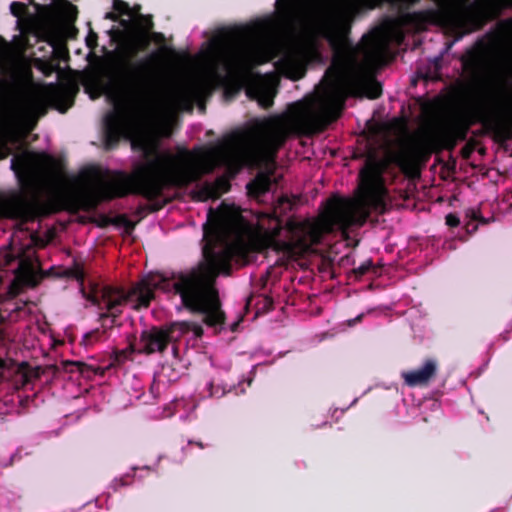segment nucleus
<instances>
[{
  "instance_id": "1",
  "label": "nucleus",
  "mask_w": 512,
  "mask_h": 512,
  "mask_svg": "<svg viewBox=\"0 0 512 512\" xmlns=\"http://www.w3.org/2000/svg\"><path fill=\"white\" fill-rule=\"evenodd\" d=\"M313 17V35L305 40L287 38L270 21L236 28L224 39H213L198 54L193 69L174 77V121L176 112L191 110L194 101L203 109L202 100L218 85L245 88L248 97L269 107L276 79L255 74L256 65L278 57L277 70L297 80L306 64L319 58L317 35L326 37L334 50L332 66L312 98L293 104L283 115L253 120L216 145L174 152V186L196 181L218 165L230 175L243 166L269 165L290 133H313L335 120L348 95L380 96L381 87L366 74V67L382 62L389 41L403 40L402 31L386 30L354 48L339 11L321 7Z\"/></svg>"
},
{
  "instance_id": "2",
  "label": "nucleus",
  "mask_w": 512,
  "mask_h": 512,
  "mask_svg": "<svg viewBox=\"0 0 512 512\" xmlns=\"http://www.w3.org/2000/svg\"><path fill=\"white\" fill-rule=\"evenodd\" d=\"M205 238L204 261L190 272L172 277L150 273L128 293L104 287L94 289L88 300L106 310L102 317L115 318L127 305L134 309L148 306L153 290L160 289L179 294L183 304L201 313L208 325H221L224 313L214 279L218 273L228 271L229 260L268 248L287 253L306 251L315 243V219L290 220L286 228L281 229L278 218L263 214L252 226L244 221L238 207L222 204L216 211H209Z\"/></svg>"
},
{
  "instance_id": "3",
  "label": "nucleus",
  "mask_w": 512,
  "mask_h": 512,
  "mask_svg": "<svg viewBox=\"0 0 512 512\" xmlns=\"http://www.w3.org/2000/svg\"><path fill=\"white\" fill-rule=\"evenodd\" d=\"M169 332V329L155 327L144 330L139 340L131 346V349L144 354L162 352L170 340Z\"/></svg>"
},
{
  "instance_id": "4",
  "label": "nucleus",
  "mask_w": 512,
  "mask_h": 512,
  "mask_svg": "<svg viewBox=\"0 0 512 512\" xmlns=\"http://www.w3.org/2000/svg\"><path fill=\"white\" fill-rule=\"evenodd\" d=\"M436 369V362L427 360L421 368L403 372L402 377L408 386L424 385L435 375Z\"/></svg>"
},
{
  "instance_id": "5",
  "label": "nucleus",
  "mask_w": 512,
  "mask_h": 512,
  "mask_svg": "<svg viewBox=\"0 0 512 512\" xmlns=\"http://www.w3.org/2000/svg\"><path fill=\"white\" fill-rule=\"evenodd\" d=\"M63 13L67 23H65V25L60 28L59 35L48 36L47 41L52 46L57 45L63 37H72L73 28L70 26V23L76 17V7L68 4L64 7Z\"/></svg>"
},
{
  "instance_id": "6",
  "label": "nucleus",
  "mask_w": 512,
  "mask_h": 512,
  "mask_svg": "<svg viewBox=\"0 0 512 512\" xmlns=\"http://www.w3.org/2000/svg\"><path fill=\"white\" fill-rule=\"evenodd\" d=\"M148 39L141 34L130 35L121 45L122 52L131 57L139 50L144 49L148 45Z\"/></svg>"
},
{
  "instance_id": "7",
  "label": "nucleus",
  "mask_w": 512,
  "mask_h": 512,
  "mask_svg": "<svg viewBox=\"0 0 512 512\" xmlns=\"http://www.w3.org/2000/svg\"><path fill=\"white\" fill-rule=\"evenodd\" d=\"M270 184L271 182L269 175L265 173H260L257 175L253 182L248 184L247 187L250 194H252L255 197H259L260 195L264 194L269 190Z\"/></svg>"
},
{
  "instance_id": "8",
  "label": "nucleus",
  "mask_w": 512,
  "mask_h": 512,
  "mask_svg": "<svg viewBox=\"0 0 512 512\" xmlns=\"http://www.w3.org/2000/svg\"><path fill=\"white\" fill-rule=\"evenodd\" d=\"M34 275V265L31 261H21L18 275L16 276L23 283L29 284Z\"/></svg>"
},
{
  "instance_id": "9",
  "label": "nucleus",
  "mask_w": 512,
  "mask_h": 512,
  "mask_svg": "<svg viewBox=\"0 0 512 512\" xmlns=\"http://www.w3.org/2000/svg\"><path fill=\"white\" fill-rule=\"evenodd\" d=\"M114 10L119 12L120 14H129L128 5L122 1L115 0L113 3Z\"/></svg>"
},
{
  "instance_id": "10",
  "label": "nucleus",
  "mask_w": 512,
  "mask_h": 512,
  "mask_svg": "<svg viewBox=\"0 0 512 512\" xmlns=\"http://www.w3.org/2000/svg\"><path fill=\"white\" fill-rule=\"evenodd\" d=\"M446 224L451 227H455L459 224V219L457 216H455L453 214H448L446 216Z\"/></svg>"
},
{
  "instance_id": "11",
  "label": "nucleus",
  "mask_w": 512,
  "mask_h": 512,
  "mask_svg": "<svg viewBox=\"0 0 512 512\" xmlns=\"http://www.w3.org/2000/svg\"><path fill=\"white\" fill-rule=\"evenodd\" d=\"M297 0H277L278 4L283 3L287 6V10L292 9L296 5Z\"/></svg>"
},
{
  "instance_id": "12",
  "label": "nucleus",
  "mask_w": 512,
  "mask_h": 512,
  "mask_svg": "<svg viewBox=\"0 0 512 512\" xmlns=\"http://www.w3.org/2000/svg\"><path fill=\"white\" fill-rule=\"evenodd\" d=\"M215 196V192L212 188H209L208 191H206V195L204 198H208V197H214Z\"/></svg>"
},
{
  "instance_id": "13",
  "label": "nucleus",
  "mask_w": 512,
  "mask_h": 512,
  "mask_svg": "<svg viewBox=\"0 0 512 512\" xmlns=\"http://www.w3.org/2000/svg\"><path fill=\"white\" fill-rule=\"evenodd\" d=\"M74 276H75L77 279L82 278V274H81L80 272H74Z\"/></svg>"
},
{
  "instance_id": "14",
  "label": "nucleus",
  "mask_w": 512,
  "mask_h": 512,
  "mask_svg": "<svg viewBox=\"0 0 512 512\" xmlns=\"http://www.w3.org/2000/svg\"><path fill=\"white\" fill-rule=\"evenodd\" d=\"M107 17H108V18H112V13H108V14H107Z\"/></svg>"
}]
</instances>
